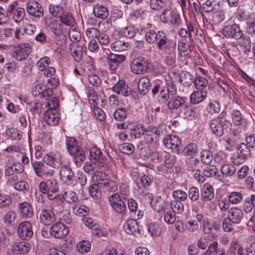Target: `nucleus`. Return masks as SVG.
Wrapping results in <instances>:
<instances>
[{"label": "nucleus", "instance_id": "nucleus-1", "mask_svg": "<svg viewBox=\"0 0 255 255\" xmlns=\"http://www.w3.org/2000/svg\"><path fill=\"white\" fill-rule=\"evenodd\" d=\"M129 196V186L125 184H121L119 186V193H114L108 198L112 209L119 214L125 213L127 210V205L123 200L128 199Z\"/></svg>", "mask_w": 255, "mask_h": 255}, {"label": "nucleus", "instance_id": "nucleus-2", "mask_svg": "<svg viewBox=\"0 0 255 255\" xmlns=\"http://www.w3.org/2000/svg\"><path fill=\"white\" fill-rule=\"evenodd\" d=\"M155 30V27L151 24H147L141 29L142 34L145 35L146 41L150 44L156 42L159 49L172 39L169 37L166 31L160 30L156 32Z\"/></svg>", "mask_w": 255, "mask_h": 255}, {"label": "nucleus", "instance_id": "nucleus-3", "mask_svg": "<svg viewBox=\"0 0 255 255\" xmlns=\"http://www.w3.org/2000/svg\"><path fill=\"white\" fill-rule=\"evenodd\" d=\"M65 144L69 154L73 157L77 167L81 166L85 159L84 150L78 145L77 140L72 137L66 136Z\"/></svg>", "mask_w": 255, "mask_h": 255}, {"label": "nucleus", "instance_id": "nucleus-4", "mask_svg": "<svg viewBox=\"0 0 255 255\" xmlns=\"http://www.w3.org/2000/svg\"><path fill=\"white\" fill-rule=\"evenodd\" d=\"M226 112L221 113L218 117L211 120L210 127L212 132L218 136H221L224 130L230 128L232 124L226 119Z\"/></svg>", "mask_w": 255, "mask_h": 255}, {"label": "nucleus", "instance_id": "nucleus-5", "mask_svg": "<svg viewBox=\"0 0 255 255\" xmlns=\"http://www.w3.org/2000/svg\"><path fill=\"white\" fill-rule=\"evenodd\" d=\"M160 21L165 24H168L173 27H178L182 23L179 13L176 10L165 8L159 16Z\"/></svg>", "mask_w": 255, "mask_h": 255}, {"label": "nucleus", "instance_id": "nucleus-6", "mask_svg": "<svg viewBox=\"0 0 255 255\" xmlns=\"http://www.w3.org/2000/svg\"><path fill=\"white\" fill-rule=\"evenodd\" d=\"M158 50L165 55V64L168 66L175 64L176 62V42L172 39Z\"/></svg>", "mask_w": 255, "mask_h": 255}, {"label": "nucleus", "instance_id": "nucleus-7", "mask_svg": "<svg viewBox=\"0 0 255 255\" xmlns=\"http://www.w3.org/2000/svg\"><path fill=\"white\" fill-rule=\"evenodd\" d=\"M220 32L227 38H233L236 40L241 39L244 35L239 24L236 23L225 26Z\"/></svg>", "mask_w": 255, "mask_h": 255}, {"label": "nucleus", "instance_id": "nucleus-8", "mask_svg": "<svg viewBox=\"0 0 255 255\" xmlns=\"http://www.w3.org/2000/svg\"><path fill=\"white\" fill-rule=\"evenodd\" d=\"M30 52L31 48L29 43L17 44L14 46L12 57L18 61H22L28 58Z\"/></svg>", "mask_w": 255, "mask_h": 255}, {"label": "nucleus", "instance_id": "nucleus-9", "mask_svg": "<svg viewBox=\"0 0 255 255\" xmlns=\"http://www.w3.org/2000/svg\"><path fill=\"white\" fill-rule=\"evenodd\" d=\"M163 134V131L160 127L150 126L146 128L144 136L147 143L152 144L156 143Z\"/></svg>", "mask_w": 255, "mask_h": 255}, {"label": "nucleus", "instance_id": "nucleus-10", "mask_svg": "<svg viewBox=\"0 0 255 255\" xmlns=\"http://www.w3.org/2000/svg\"><path fill=\"white\" fill-rule=\"evenodd\" d=\"M59 174L61 179L65 184L71 186H74L77 184L76 177L70 167L67 166H62Z\"/></svg>", "mask_w": 255, "mask_h": 255}, {"label": "nucleus", "instance_id": "nucleus-11", "mask_svg": "<svg viewBox=\"0 0 255 255\" xmlns=\"http://www.w3.org/2000/svg\"><path fill=\"white\" fill-rule=\"evenodd\" d=\"M148 68V62L147 60L142 57L135 58L132 61L130 65L131 72L135 74H142Z\"/></svg>", "mask_w": 255, "mask_h": 255}, {"label": "nucleus", "instance_id": "nucleus-12", "mask_svg": "<svg viewBox=\"0 0 255 255\" xmlns=\"http://www.w3.org/2000/svg\"><path fill=\"white\" fill-rule=\"evenodd\" d=\"M69 232L68 227L63 223L57 222L54 224L50 228V235L56 238L62 239L65 237Z\"/></svg>", "mask_w": 255, "mask_h": 255}, {"label": "nucleus", "instance_id": "nucleus-13", "mask_svg": "<svg viewBox=\"0 0 255 255\" xmlns=\"http://www.w3.org/2000/svg\"><path fill=\"white\" fill-rule=\"evenodd\" d=\"M42 161L45 164L54 168H58L61 165V156L58 152H50L46 153L43 157Z\"/></svg>", "mask_w": 255, "mask_h": 255}, {"label": "nucleus", "instance_id": "nucleus-14", "mask_svg": "<svg viewBox=\"0 0 255 255\" xmlns=\"http://www.w3.org/2000/svg\"><path fill=\"white\" fill-rule=\"evenodd\" d=\"M32 167L35 174L38 177H52L54 174V171L48 168L43 162L35 161L32 164Z\"/></svg>", "mask_w": 255, "mask_h": 255}, {"label": "nucleus", "instance_id": "nucleus-15", "mask_svg": "<svg viewBox=\"0 0 255 255\" xmlns=\"http://www.w3.org/2000/svg\"><path fill=\"white\" fill-rule=\"evenodd\" d=\"M17 233L21 239H29L33 234L31 224L28 221L21 222L18 227Z\"/></svg>", "mask_w": 255, "mask_h": 255}, {"label": "nucleus", "instance_id": "nucleus-16", "mask_svg": "<svg viewBox=\"0 0 255 255\" xmlns=\"http://www.w3.org/2000/svg\"><path fill=\"white\" fill-rule=\"evenodd\" d=\"M27 13L35 17H40L43 15V9L41 5L37 1L30 0L26 4Z\"/></svg>", "mask_w": 255, "mask_h": 255}, {"label": "nucleus", "instance_id": "nucleus-17", "mask_svg": "<svg viewBox=\"0 0 255 255\" xmlns=\"http://www.w3.org/2000/svg\"><path fill=\"white\" fill-rule=\"evenodd\" d=\"M126 59L124 55L111 53L107 57V62L109 69L112 71L116 70Z\"/></svg>", "mask_w": 255, "mask_h": 255}, {"label": "nucleus", "instance_id": "nucleus-18", "mask_svg": "<svg viewBox=\"0 0 255 255\" xmlns=\"http://www.w3.org/2000/svg\"><path fill=\"white\" fill-rule=\"evenodd\" d=\"M186 98L179 95H174L170 97L166 106L170 110H177L180 108H184Z\"/></svg>", "mask_w": 255, "mask_h": 255}, {"label": "nucleus", "instance_id": "nucleus-19", "mask_svg": "<svg viewBox=\"0 0 255 255\" xmlns=\"http://www.w3.org/2000/svg\"><path fill=\"white\" fill-rule=\"evenodd\" d=\"M215 196L214 189L209 183L204 184L201 189V198L204 202L212 201Z\"/></svg>", "mask_w": 255, "mask_h": 255}, {"label": "nucleus", "instance_id": "nucleus-20", "mask_svg": "<svg viewBox=\"0 0 255 255\" xmlns=\"http://www.w3.org/2000/svg\"><path fill=\"white\" fill-rule=\"evenodd\" d=\"M220 226L216 222H211L208 219H206L203 224V231L205 234L211 235L215 238L217 237V232L219 230Z\"/></svg>", "mask_w": 255, "mask_h": 255}, {"label": "nucleus", "instance_id": "nucleus-21", "mask_svg": "<svg viewBox=\"0 0 255 255\" xmlns=\"http://www.w3.org/2000/svg\"><path fill=\"white\" fill-rule=\"evenodd\" d=\"M238 156L235 159V162L241 164L250 156V150L248 145L244 143H240L238 146Z\"/></svg>", "mask_w": 255, "mask_h": 255}, {"label": "nucleus", "instance_id": "nucleus-22", "mask_svg": "<svg viewBox=\"0 0 255 255\" xmlns=\"http://www.w3.org/2000/svg\"><path fill=\"white\" fill-rule=\"evenodd\" d=\"M113 92L118 94H122L123 96L128 97L131 94V88L126 84L124 80L119 81L117 84L113 87Z\"/></svg>", "mask_w": 255, "mask_h": 255}, {"label": "nucleus", "instance_id": "nucleus-23", "mask_svg": "<svg viewBox=\"0 0 255 255\" xmlns=\"http://www.w3.org/2000/svg\"><path fill=\"white\" fill-rule=\"evenodd\" d=\"M55 219L54 214L50 210L42 209L39 214V221L46 226L51 225Z\"/></svg>", "mask_w": 255, "mask_h": 255}, {"label": "nucleus", "instance_id": "nucleus-24", "mask_svg": "<svg viewBox=\"0 0 255 255\" xmlns=\"http://www.w3.org/2000/svg\"><path fill=\"white\" fill-rule=\"evenodd\" d=\"M17 209L23 218L28 219L33 216V212L31 205L28 202L20 203L18 204Z\"/></svg>", "mask_w": 255, "mask_h": 255}, {"label": "nucleus", "instance_id": "nucleus-25", "mask_svg": "<svg viewBox=\"0 0 255 255\" xmlns=\"http://www.w3.org/2000/svg\"><path fill=\"white\" fill-rule=\"evenodd\" d=\"M163 143L167 148L176 149L177 151H178V147L181 144V140L176 135H167L164 137Z\"/></svg>", "mask_w": 255, "mask_h": 255}, {"label": "nucleus", "instance_id": "nucleus-26", "mask_svg": "<svg viewBox=\"0 0 255 255\" xmlns=\"http://www.w3.org/2000/svg\"><path fill=\"white\" fill-rule=\"evenodd\" d=\"M101 180L102 181L99 182V185L101 188H103L104 192H115L117 190L118 186L117 182L107 178H100V181Z\"/></svg>", "mask_w": 255, "mask_h": 255}, {"label": "nucleus", "instance_id": "nucleus-27", "mask_svg": "<svg viewBox=\"0 0 255 255\" xmlns=\"http://www.w3.org/2000/svg\"><path fill=\"white\" fill-rule=\"evenodd\" d=\"M124 228L126 233L129 235H135L139 233L138 223L136 221V217L134 219H128L124 224Z\"/></svg>", "mask_w": 255, "mask_h": 255}, {"label": "nucleus", "instance_id": "nucleus-28", "mask_svg": "<svg viewBox=\"0 0 255 255\" xmlns=\"http://www.w3.org/2000/svg\"><path fill=\"white\" fill-rule=\"evenodd\" d=\"M208 91L205 90H197L190 96V103L192 104H198L203 102L207 97Z\"/></svg>", "mask_w": 255, "mask_h": 255}, {"label": "nucleus", "instance_id": "nucleus-29", "mask_svg": "<svg viewBox=\"0 0 255 255\" xmlns=\"http://www.w3.org/2000/svg\"><path fill=\"white\" fill-rule=\"evenodd\" d=\"M243 212L240 208H232L228 212V217L234 224H239L243 219Z\"/></svg>", "mask_w": 255, "mask_h": 255}, {"label": "nucleus", "instance_id": "nucleus-30", "mask_svg": "<svg viewBox=\"0 0 255 255\" xmlns=\"http://www.w3.org/2000/svg\"><path fill=\"white\" fill-rule=\"evenodd\" d=\"M44 119L47 124L51 126L56 125L59 121L58 115L54 109L47 110L44 113Z\"/></svg>", "mask_w": 255, "mask_h": 255}, {"label": "nucleus", "instance_id": "nucleus-31", "mask_svg": "<svg viewBox=\"0 0 255 255\" xmlns=\"http://www.w3.org/2000/svg\"><path fill=\"white\" fill-rule=\"evenodd\" d=\"M151 84L149 78L146 76L142 77L138 83L139 93L142 95H146L149 91Z\"/></svg>", "mask_w": 255, "mask_h": 255}, {"label": "nucleus", "instance_id": "nucleus-32", "mask_svg": "<svg viewBox=\"0 0 255 255\" xmlns=\"http://www.w3.org/2000/svg\"><path fill=\"white\" fill-rule=\"evenodd\" d=\"M69 49L72 57L75 61L80 62L83 58V49L82 46L77 43H71L69 45Z\"/></svg>", "mask_w": 255, "mask_h": 255}, {"label": "nucleus", "instance_id": "nucleus-33", "mask_svg": "<svg viewBox=\"0 0 255 255\" xmlns=\"http://www.w3.org/2000/svg\"><path fill=\"white\" fill-rule=\"evenodd\" d=\"M179 76V82L184 86L189 87L193 83L194 76L189 72L182 71Z\"/></svg>", "mask_w": 255, "mask_h": 255}, {"label": "nucleus", "instance_id": "nucleus-34", "mask_svg": "<svg viewBox=\"0 0 255 255\" xmlns=\"http://www.w3.org/2000/svg\"><path fill=\"white\" fill-rule=\"evenodd\" d=\"M193 83L196 90L208 91L209 89V82L207 79L200 76H196L194 78Z\"/></svg>", "mask_w": 255, "mask_h": 255}, {"label": "nucleus", "instance_id": "nucleus-35", "mask_svg": "<svg viewBox=\"0 0 255 255\" xmlns=\"http://www.w3.org/2000/svg\"><path fill=\"white\" fill-rule=\"evenodd\" d=\"M227 255H246L244 248L236 242H232L227 251Z\"/></svg>", "mask_w": 255, "mask_h": 255}, {"label": "nucleus", "instance_id": "nucleus-36", "mask_svg": "<svg viewBox=\"0 0 255 255\" xmlns=\"http://www.w3.org/2000/svg\"><path fill=\"white\" fill-rule=\"evenodd\" d=\"M30 249L31 246L29 243L23 241L15 243L12 246L13 251L19 254H26Z\"/></svg>", "mask_w": 255, "mask_h": 255}, {"label": "nucleus", "instance_id": "nucleus-37", "mask_svg": "<svg viewBox=\"0 0 255 255\" xmlns=\"http://www.w3.org/2000/svg\"><path fill=\"white\" fill-rule=\"evenodd\" d=\"M83 222L89 228L98 231V232L96 233L97 235L98 236H102L100 225L96 220L90 217H85L83 219Z\"/></svg>", "mask_w": 255, "mask_h": 255}, {"label": "nucleus", "instance_id": "nucleus-38", "mask_svg": "<svg viewBox=\"0 0 255 255\" xmlns=\"http://www.w3.org/2000/svg\"><path fill=\"white\" fill-rule=\"evenodd\" d=\"M93 13L96 17L101 19L106 18L109 14V10L107 7L100 4L94 5Z\"/></svg>", "mask_w": 255, "mask_h": 255}, {"label": "nucleus", "instance_id": "nucleus-39", "mask_svg": "<svg viewBox=\"0 0 255 255\" xmlns=\"http://www.w3.org/2000/svg\"><path fill=\"white\" fill-rule=\"evenodd\" d=\"M187 28H182L178 31V35L183 38L189 37L192 38V32H194V27L191 22H188L186 24Z\"/></svg>", "mask_w": 255, "mask_h": 255}, {"label": "nucleus", "instance_id": "nucleus-40", "mask_svg": "<svg viewBox=\"0 0 255 255\" xmlns=\"http://www.w3.org/2000/svg\"><path fill=\"white\" fill-rule=\"evenodd\" d=\"M128 109L124 107L118 108L114 113V119L118 122L125 121L128 117Z\"/></svg>", "mask_w": 255, "mask_h": 255}, {"label": "nucleus", "instance_id": "nucleus-41", "mask_svg": "<svg viewBox=\"0 0 255 255\" xmlns=\"http://www.w3.org/2000/svg\"><path fill=\"white\" fill-rule=\"evenodd\" d=\"M146 128L142 124H137L132 128L130 130V134L131 137L134 138H138L141 137L145 132Z\"/></svg>", "mask_w": 255, "mask_h": 255}, {"label": "nucleus", "instance_id": "nucleus-42", "mask_svg": "<svg viewBox=\"0 0 255 255\" xmlns=\"http://www.w3.org/2000/svg\"><path fill=\"white\" fill-rule=\"evenodd\" d=\"M103 157V154L101 149L97 147H93L90 152L89 158L93 163H98Z\"/></svg>", "mask_w": 255, "mask_h": 255}, {"label": "nucleus", "instance_id": "nucleus-43", "mask_svg": "<svg viewBox=\"0 0 255 255\" xmlns=\"http://www.w3.org/2000/svg\"><path fill=\"white\" fill-rule=\"evenodd\" d=\"M16 217L14 211L9 210L3 216L2 221L7 226H11L14 224Z\"/></svg>", "mask_w": 255, "mask_h": 255}, {"label": "nucleus", "instance_id": "nucleus-44", "mask_svg": "<svg viewBox=\"0 0 255 255\" xmlns=\"http://www.w3.org/2000/svg\"><path fill=\"white\" fill-rule=\"evenodd\" d=\"M221 104L215 100L211 101L207 106V112L211 114H216L220 113L221 111Z\"/></svg>", "mask_w": 255, "mask_h": 255}, {"label": "nucleus", "instance_id": "nucleus-45", "mask_svg": "<svg viewBox=\"0 0 255 255\" xmlns=\"http://www.w3.org/2000/svg\"><path fill=\"white\" fill-rule=\"evenodd\" d=\"M63 198L69 204H74L75 205L79 202L77 195L73 191L67 190L65 191Z\"/></svg>", "mask_w": 255, "mask_h": 255}, {"label": "nucleus", "instance_id": "nucleus-46", "mask_svg": "<svg viewBox=\"0 0 255 255\" xmlns=\"http://www.w3.org/2000/svg\"><path fill=\"white\" fill-rule=\"evenodd\" d=\"M221 171L223 174V177H230L235 174L236 168L233 164H223L221 166Z\"/></svg>", "mask_w": 255, "mask_h": 255}, {"label": "nucleus", "instance_id": "nucleus-47", "mask_svg": "<svg viewBox=\"0 0 255 255\" xmlns=\"http://www.w3.org/2000/svg\"><path fill=\"white\" fill-rule=\"evenodd\" d=\"M186 109L184 115V118L188 120H192L196 118L198 116V110L196 107H188L185 106L183 108Z\"/></svg>", "mask_w": 255, "mask_h": 255}, {"label": "nucleus", "instance_id": "nucleus-48", "mask_svg": "<svg viewBox=\"0 0 255 255\" xmlns=\"http://www.w3.org/2000/svg\"><path fill=\"white\" fill-rule=\"evenodd\" d=\"M213 155L211 151L209 149H205L200 153V158L203 163L205 164H210L213 160Z\"/></svg>", "mask_w": 255, "mask_h": 255}, {"label": "nucleus", "instance_id": "nucleus-49", "mask_svg": "<svg viewBox=\"0 0 255 255\" xmlns=\"http://www.w3.org/2000/svg\"><path fill=\"white\" fill-rule=\"evenodd\" d=\"M91 244L88 241H82L77 245V250L81 254H85L90 252Z\"/></svg>", "mask_w": 255, "mask_h": 255}, {"label": "nucleus", "instance_id": "nucleus-50", "mask_svg": "<svg viewBox=\"0 0 255 255\" xmlns=\"http://www.w3.org/2000/svg\"><path fill=\"white\" fill-rule=\"evenodd\" d=\"M129 43L121 40H118L113 43L111 46V49L116 51H123L127 49Z\"/></svg>", "mask_w": 255, "mask_h": 255}, {"label": "nucleus", "instance_id": "nucleus-51", "mask_svg": "<svg viewBox=\"0 0 255 255\" xmlns=\"http://www.w3.org/2000/svg\"><path fill=\"white\" fill-rule=\"evenodd\" d=\"M217 3L216 0H207L204 1L200 6L205 12H210L214 9Z\"/></svg>", "mask_w": 255, "mask_h": 255}, {"label": "nucleus", "instance_id": "nucleus-52", "mask_svg": "<svg viewBox=\"0 0 255 255\" xmlns=\"http://www.w3.org/2000/svg\"><path fill=\"white\" fill-rule=\"evenodd\" d=\"M68 37L72 42L79 41L81 37L80 32L75 26L70 27L68 31Z\"/></svg>", "mask_w": 255, "mask_h": 255}, {"label": "nucleus", "instance_id": "nucleus-53", "mask_svg": "<svg viewBox=\"0 0 255 255\" xmlns=\"http://www.w3.org/2000/svg\"><path fill=\"white\" fill-rule=\"evenodd\" d=\"M233 123L236 126H239L245 123V120L243 118L241 113L239 111H234L232 114Z\"/></svg>", "mask_w": 255, "mask_h": 255}, {"label": "nucleus", "instance_id": "nucleus-54", "mask_svg": "<svg viewBox=\"0 0 255 255\" xmlns=\"http://www.w3.org/2000/svg\"><path fill=\"white\" fill-rule=\"evenodd\" d=\"M182 201L178 200H173L170 202V206L173 212L177 214H181L184 210V205Z\"/></svg>", "mask_w": 255, "mask_h": 255}, {"label": "nucleus", "instance_id": "nucleus-55", "mask_svg": "<svg viewBox=\"0 0 255 255\" xmlns=\"http://www.w3.org/2000/svg\"><path fill=\"white\" fill-rule=\"evenodd\" d=\"M183 152L186 156L193 157L198 152L197 146L195 143H190L186 146Z\"/></svg>", "mask_w": 255, "mask_h": 255}, {"label": "nucleus", "instance_id": "nucleus-56", "mask_svg": "<svg viewBox=\"0 0 255 255\" xmlns=\"http://www.w3.org/2000/svg\"><path fill=\"white\" fill-rule=\"evenodd\" d=\"M6 134L12 139L19 140L22 136V132L17 129L9 128L6 130Z\"/></svg>", "mask_w": 255, "mask_h": 255}, {"label": "nucleus", "instance_id": "nucleus-57", "mask_svg": "<svg viewBox=\"0 0 255 255\" xmlns=\"http://www.w3.org/2000/svg\"><path fill=\"white\" fill-rule=\"evenodd\" d=\"M188 196L192 202L197 201L200 197L199 189L194 186L190 187L188 190Z\"/></svg>", "mask_w": 255, "mask_h": 255}, {"label": "nucleus", "instance_id": "nucleus-58", "mask_svg": "<svg viewBox=\"0 0 255 255\" xmlns=\"http://www.w3.org/2000/svg\"><path fill=\"white\" fill-rule=\"evenodd\" d=\"M25 15L24 8L22 7L17 8L13 12V18L16 23H20Z\"/></svg>", "mask_w": 255, "mask_h": 255}, {"label": "nucleus", "instance_id": "nucleus-59", "mask_svg": "<svg viewBox=\"0 0 255 255\" xmlns=\"http://www.w3.org/2000/svg\"><path fill=\"white\" fill-rule=\"evenodd\" d=\"M100 187L99 185L96 184L90 186L89 193L93 198L100 199L102 197V192L99 189Z\"/></svg>", "mask_w": 255, "mask_h": 255}, {"label": "nucleus", "instance_id": "nucleus-60", "mask_svg": "<svg viewBox=\"0 0 255 255\" xmlns=\"http://www.w3.org/2000/svg\"><path fill=\"white\" fill-rule=\"evenodd\" d=\"M150 7L155 10H158L165 6V0H149Z\"/></svg>", "mask_w": 255, "mask_h": 255}, {"label": "nucleus", "instance_id": "nucleus-61", "mask_svg": "<svg viewBox=\"0 0 255 255\" xmlns=\"http://www.w3.org/2000/svg\"><path fill=\"white\" fill-rule=\"evenodd\" d=\"M138 29L134 26H129L124 28L123 34L127 38H131L135 35Z\"/></svg>", "mask_w": 255, "mask_h": 255}, {"label": "nucleus", "instance_id": "nucleus-62", "mask_svg": "<svg viewBox=\"0 0 255 255\" xmlns=\"http://www.w3.org/2000/svg\"><path fill=\"white\" fill-rule=\"evenodd\" d=\"M14 188L16 190L25 193L28 191L29 186L27 182L20 181L14 183Z\"/></svg>", "mask_w": 255, "mask_h": 255}, {"label": "nucleus", "instance_id": "nucleus-63", "mask_svg": "<svg viewBox=\"0 0 255 255\" xmlns=\"http://www.w3.org/2000/svg\"><path fill=\"white\" fill-rule=\"evenodd\" d=\"M49 9L50 13L53 16L60 17L63 14V8L58 5H50Z\"/></svg>", "mask_w": 255, "mask_h": 255}, {"label": "nucleus", "instance_id": "nucleus-64", "mask_svg": "<svg viewBox=\"0 0 255 255\" xmlns=\"http://www.w3.org/2000/svg\"><path fill=\"white\" fill-rule=\"evenodd\" d=\"M89 102L93 106H97L100 102V99L96 92L90 90L88 94Z\"/></svg>", "mask_w": 255, "mask_h": 255}]
</instances>
